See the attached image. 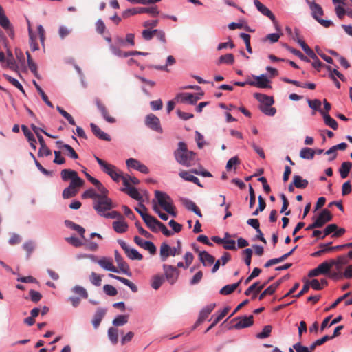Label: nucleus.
<instances>
[{"label": "nucleus", "instance_id": "4c0bfd02", "mask_svg": "<svg viewBox=\"0 0 352 352\" xmlns=\"http://www.w3.org/2000/svg\"><path fill=\"white\" fill-rule=\"evenodd\" d=\"M316 154L315 150L305 147L300 150V157L303 159L312 160Z\"/></svg>", "mask_w": 352, "mask_h": 352}, {"label": "nucleus", "instance_id": "9d476101", "mask_svg": "<svg viewBox=\"0 0 352 352\" xmlns=\"http://www.w3.org/2000/svg\"><path fill=\"white\" fill-rule=\"evenodd\" d=\"M122 191L126 193L129 196H130L131 198L137 200L139 201V206L143 208L145 211L147 210L146 206L142 204L143 202V197L139 193L137 188L135 187L131 186L127 188H124L122 189Z\"/></svg>", "mask_w": 352, "mask_h": 352}, {"label": "nucleus", "instance_id": "393cba45", "mask_svg": "<svg viewBox=\"0 0 352 352\" xmlns=\"http://www.w3.org/2000/svg\"><path fill=\"white\" fill-rule=\"evenodd\" d=\"M105 314H106V311L104 309L98 308L97 309V311L95 313L94 318L92 319V324L95 329H97L99 327V325H100L102 318L105 316Z\"/></svg>", "mask_w": 352, "mask_h": 352}, {"label": "nucleus", "instance_id": "7ed1b4c3", "mask_svg": "<svg viewBox=\"0 0 352 352\" xmlns=\"http://www.w3.org/2000/svg\"><path fill=\"white\" fill-rule=\"evenodd\" d=\"M155 199L157 200L159 205L168 214L174 217H177L175 208L173 204V200L165 192L160 190L155 192Z\"/></svg>", "mask_w": 352, "mask_h": 352}, {"label": "nucleus", "instance_id": "603ef678", "mask_svg": "<svg viewBox=\"0 0 352 352\" xmlns=\"http://www.w3.org/2000/svg\"><path fill=\"white\" fill-rule=\"evenodd\" d=\"M128 318L127 315H119L113 320V324L117 327L122 326L127 323Z\"/></svg>", "mask_w": 352, "mask_h": 352}, {"label": "nucleus", "instance_id": "4468645a", "mask_svg": "<svg viewBox=\"0 0 352 352\" xmlns=\"http://www.w3.org/2000/svg\"><path fill=\"white\" fill-rule=\"evenodd\" d=\"M201 96H203V94L199 96L198 94L182 93L177 96V98L180 99L182 102H188L191 104H195L201 99Z\"/></svg>", "mask_w": 352, "mask_h": 352}, {"label": "nucleus", "instance_id": "dca6fc26", "mask_svg": "<svg viewBox=\"0 0 352 352\" xmlns=\"http://www.w3.org/2000/svg\"><path fill=\"white\" fill-rule=\"evenodd\" d=\"M126 164L129 168L135 169L142 173L147 174L149 172L147 166L136 159L129 158L126 161Z\"/></svg>", "mask_w": 352, "mask_h": 352}, {"label": "nucleus", "instance_id": "bb28decb", "mask_svg": "<svg viewBox=\"0 0 352 352\" xmlns=\"http://www.w3.org/2000/svg\"><path fill=\"white\" fill-rule=\"evenodd\" d=\"M21 129L24 133V135L27 138L28 142H30V146L34 150H36V139H35L34 135L32 133V132L28 129V128L25 125H22Z\"/></svg>", "mask_w": 352, "mask_h": 352}, {"label": "nucleus", "instance_id": "20e7f679", "mask_svg": "<svg viewBox=\"0 0 352 352\" xmlns=\"http://www.w3.org/2000/svg\"><path fill=\"white\" fill-rule=\"evenodd\" d=\"M96 160L101 167L102 171L109 175L111 178L116 182H119L122 177V173L114 165L108 164L104 160L94 156Z\"/></svg>", "mask_w": 352, "mask_h": 352}, {"label": "nucleus", "instance_id": "13d9d810", "mask_svg": "<svg viewBox=\"0 0 352 352\" xmlns=\"http://www.w3.org/2000/svg\"><path fill=\"white\" fill-rule=\"evenodd\" d=\"M331 265L339 264L340 265H345L349 263V258L345 255H341L337 257L336 259H331Z\"/></svg>", "mask_w": 352, "mask_h": 352}, {"label": "nucleus", "instance_id": "a18cd8bd", "mask_svg": "<svg viewBox=\"0 0 352 352\" xmlns=\"http://www.w3.org/2000/svg\"><path fill=\"white\" fill-rule=\"evenodd\" d=\"M285 30L287 33L292 37V38L298 43V41H303L298 29L295 28L294 32L289 27H286Z\"/></svg>", "mask_w": 352, "mask_h": 352}, {"label": "nucleus", "instance_id": "412c9836", "mask_svg": "<svg viewBox=\"0 0 352 352\" xmlns=\"http://www.w3.org/2000/svg\"><path fill=\"white\" fill-rule=\"evenodd\" d=\"M254 4L260 12L263 15L268 16L271 21H274L276 20L275 16L271 10L261 3L258 0H254Z\"/></svg>", "mask_w": 352, "mask_h": 352}, {"label": "nucleus", "instance_id": "37998d69", "mask_svg": "<svg viewBox=\"0 0 352 352\" xmlns=\"http://www.w3.org/2000/svg\"><path fill=\"white\" fill-rule=\"evenodd\" d=\"M33 83L36 89V90L38 91V92L40 94L43 100L45 102V104L51 107V108H53L54 106H53V104L48 99V97L45 94V93L43 91V90L42 89V88L36 83V81H33Z\"/></svg>", "mask_w": 352, "mask_h": 352}, {"label": "nucleus", "instance_id": "f03ea898", "mask_svg": "<svg viewBox=\"0 0 352 352\" xmlns=\"http://www.w3.org/2000/svg\"><path fill=\"white\" fill-rule=\"evenodd\" d=\"M28 33L30 37V45L32 51H36L39 49L37 43L38 38L40 39L41 43L43 45L45 39V30L41 25H36V23H28Z\"/></svg>", "mask_w": 352, "mask_h": 352}, {"label": "nucleus", "instance_id": "cd10ccee", "mask_svg": "<svg viewBox=\"0 0 352 352\" xmlns=\"http://www.w3.org/2000/svg\"><path fill=\"white\" fill-rule=\"evenodd\" d=\"M320 113L323 117L324 122L326 125L329 126L333 130H337L338 127V124L337 122L332 118L329 113L324 112V111H320Z\"/></svg>", "mask_w": 352, "mask_h": 352}, {"label": "nucleus", "instance_id": "c9c22d12", "mask_svg": "<svg viewBox=\"0 0 352 352\" xmlns=\"http://www.w3.org/2000/svg\"><path fill=\"white\" fill-rule=\"evenodd\" d=\"M308 184V181L302 179L300 175H294L293 177V184L298 188H305Z\"/></svg>", "mask_w": 352, "mask_h": 352}, {"label": "nucleus", "instance_id": "423d86ee", "mask_svg": "<svg viewBox=\"0 0 352 352\" xmlns=\"http://www.w3.org/2000/svg\"><path fill=\"white\" fill-rule=\"evenodd\" d=\"M332 267L333 265H331V259L329 261H325L318 265L317 267L310 270L308 274V276L311 278L318 276L320 274L326 275L328 276L330 270Z\"/></svg>", "mask_w": 352, "mask_h": 352}, {"label": "nucleus", "instance_id": "2f4dec72", "mask_svg": "<svg viewBox=\"0 0 352 352\" xmlns=\"http://www.w3.org/2000/svg\"><path fill=\"white\" fill-rule=\"evenodd\" d=\"M56 144L59 145L60 148H65L67 151V155L72 159H78V155L74 149L69 144H65L61 141H57Z\"/></svg>", "mask_w": 352, "mask_h": 352}, {"label": "nucleus", "instance_id": "5fc2aeb1", "mask_svg": "<svg viewBox=\"0 0 352 352\" xmlns=\"http://www.w3.org/2000/svg\"><path fill=\"white\" fill-rule=\"evenodd\" d=\"M272 327L271 325H265L262 331L256 335V338L264 339L268 338L272 332Z\"/></svg>", "mask_w": 352, "mask_h": 352}, {"label": "nucleus", "instance_id": "f3484780", "mask_svg": "<svg viewBox=\"0 0 352 352\" xmlns=\"http://www.w3.org/2000/svg\"><path fill=\"white\" fill-rule=\"evenodd\" d=\"M333 216L330 211L324 209L316 219V222L319 228H322L325 223L332 220Z\"/></svg>", "mask_w": 352, "mask_h": 352}, {"label": "nucleus", "instance_id": "774afa93", "mask_svg": "<svg viewBox=\"0 0 352 352\" xmlns=\"http://www.w3.org/2000/svg\"><path fill=\"white\" fill-rule=\"evenodd\" d=\"M30 299L34 302H38L42 298V295L40 292L31 289L29 292Z\"/></svg>", "mask_w": 352, "mask_h": 352}, {"label": "nucleus", "instance_id": "72a5a7b5", "mask_svg": "<svg viewBox=\"0 0 352 352\" xmlns=\"http://www.w3.org/2000/svg\"><path fill=\"white\" fill-rule=\"evenodd\" d=\"M171 248L164 243L160 246V258L162 261H166L169 256H171Z\"/></svg>", "mask_w": 352, "mask_h": 352}, {"label": "nucleus", "instance_id": "8fccbe9b", "mask_svg": "<svg viewBox=\"0 0 352 352\" xmlns=\"http://www.w3.org/2000/svg\"><path fill=\"white\" fill-rule=\"evenodd\" d=\"M215 303H212L207 305L200 311L199 316L202 317L204 319L206 320L213 311V309L215 308Z\"/></svg>", "mask_w": 352, "mask_h": 352}, {"label": "nucleus", "instance_id": "de8ad7c7", "mask_svg": "<svg viewBox=\"0 0 352 352\" xmlns=\"http://www.w3.org/2000/svg\"><path fill=\"white\" fill-rule=\"evenodd\" d=\"M234 62V57L232 54H227L226 55L221 56L218 60L217 64L220 65L222 63H226L232 65Z\"/></svg>", "mask_w": 352, "mask_h": 352}, {"label": "nucleus", "instance_id": "ea45409f", "mask_svg": "<svg viewBox=\"0 0 352 352\" xmlns=\"http://www.w3.org/2000/svg\"><path fill=\"white\" fill-rule=\"evenodd\" d=\"M184 206L188 210L194 212L199 217H202L200 210L199 209V208L197 206V205L192 201L188 200V199L185 200Z\"/></svg>", "mask_w": 352, "mask_h": 352}, {"label": "nucleus", "instance_id": "6e6552de", "mask_svg": "<svg viewBox=\"0 0 352 352\" xmlns=\"http://www.w3.org/2000/svg\"><path fill=\"white\" fill-rule=\"evenodd\" d=\"M89 257L91 258L94 262H96L101 267L104 268V270L112 272L119 273L118 269L113 265L112 260L110 258L102 257V258L97 260L94 255H90Z\"/></svg>", "mask_w": 352, "mask_h": 352}, {"label": "nucleus", "instance_id": "e2e57ef3", "mask_svg": "<svg viewBox=\"0 0 352 352\" xmlns=\"http://www.w3.org/2000/svg\"><path fill=\"white\" fill-rule=\"evenodd\" d=\"M90 282L95 286H100L101 285V276L96 272H91L89 276Z\"/></svg>", "mask_w": 352, "mask_h": 352}, {"label": "nucleus", "instance_id": "9b49d317", "mask_svg": "<svg viewBox=\"0 0 352 352\" xmlns=\"http://www.w3.org/2000/svg\"><path fill=\"white\" fill-rule=\"evenodd\" d=\"M141 217L144 220V223L147 226V227L153 232H157L160 223H162L160 221H158L156 218L150 215V214H141Z\"/></svg>", "mask_w": 352, "mask_h": 352}, {"label": "nucleus", "instance_id": "864d4df0", "mask_svg": "<svg viewBox=\"0 0 352 352\" xmlns=\"http://www.w3.org/2000/svg\"><path fill=\"white\" fill-rule=\"evenodd\" d=\"M272 105H260L259 109L265 115L269 116H273L275 115L276 110L274 107H271Z\"/></svg>", "mask_w": 352, "mask_h": 352}, {"label": "nucleus", "instance_id": "f8f14e48", "mask_svg": "<svg viewBox=\"0 0 352 352\" xmlns=\"http://www.w3.org/2000/svg\"><path fill=\"white\" fill-rule=\"evenodd\" d=\"M255 80H248V85L259 88H268L270 87L269 83L270 80L264 74L261 76H253Z\"/></svg>", "mask_w": 352, "mask_h": 352}, {"label": "nucleus", "instance_id": "09e8293b", "mask_svg": "<svg viewBox=\"0 0 352 352\" xmlns=\"http://www.w3.org/2000/svg\"><path fill=\"white\" fill-rule=\"evenodd\" d=\"M155 30L153 26L147 28L142 32V37L144 40L149 41L155 37Z\"/></svg>", "mask_w": 352, "mask_h": 352}, {"label": "nucleus", "instance_id": "052dcab7", "mask_svg": "<svg viewBox=\"0 0 352 352\" xmlns=\"http://www.w3.org/2000/svg\"><path fill=\"white\" fill-rule=\"evenodd\" d=\"M98 194L95 192V190L92 188H90L86 191H85L82 195V199L91 198L93 199L94 201L98 199Z\"/></svg>", "mask_w": 352, "mask_h": 352}, {"label": "nucleus", "instance_id": "f257e3e1", "mask_svg": "<svg viewBox=\"0 0 352 352\" xmlns=\"http://www.w3.org/2000/svg\"><path fill=\"white\" fill-rule=\"evenodd\" d=\"M175 160L180 164L189 167L195 164V153L187 149L186 144L180 142L174 153Z\"/></svg>", "mask_w": 352, "mask_h": 352}, {"label": "nucleus", "instance_id": "6ab92c4d", "mask_svg": "<svg viewBox=\"0 0 352 352\" xmlns=\"http://www.w3.org/2000/svg\"><path fill=\"white\" fill-rule=\"evenodd\" d=\"M237 319L239 320V322L234 325V327L236 329L250 327L254 323V318L252 315L249 316H243L241 318H234V320Z\"/></svg>", "mask_w": 352, "mask_h": 352}, {"label": "nucleus", "instance_id": "2eb2a0df", "mask_svg": "<svg viewBox=\"0 0 352 352\" xmlns=\"http://www.w3.org/2000/svg\"><path fill=\"white\" fill-rule=\"evenodd\" d=\"M134 241L140 247L148 250L151 254H155L156 247L153 242L144 241L138 236L134 237Z\"/></svg>", "mask_w": 352, "mask_h": 352}, {"label": "nucleus", "instance_id": "1a4fd4ad", "mask_svg": "<svg viewBox=\"0 0 352 352\" xmlns=\"http://www.w3.org/2000/svg\"><path fill=\"white\" fill-rule=\"evenodd\" d=\"M145 124L153 131L160 133L163 132L162 128L160 125V119L153 113H150L146 116L145 118Z\"/></svg>", "mask_w": 352, "mask_h": 352}, {"label": "nucleus", "instance_id": "ddd939ff", "mask_svg": "<svg viewBox=\"0 0 352 352\" xmlns=\"http://www.w3.org/2000/svg\"><path fill=\"white\" fill-rule=\"evenodd\" d=\"M115 260L118 264L119 268V272H122L124 274L127 276H131V272L130 271V268L129 265L124 261L122 256L119 254V252L116 250L115 251Z\"/></svg>", "mask_w": 352, "mask_h": 352}, {"label": "nucleus", "instance_id": "338daca9", "mask_svg": "<svg viewBox=\"0 0 352 352\" xmlns=\"http://www.w3.org/2000/svg\"><path fill=\"white\" fill-rule=\"evenodd\" d=\"M103 290L106 294L110 296H114L118 294L117 289L111 285H104L103 287Z\"/></svg>", "mask_w": 352, "mask_h": 352}, {"label": "nucleus", "instance_id": "a211bd4d", "mask_svg": "<svg viewBox=\"0 0 352 352\" xmlns=\"http://www.w3.org/2000/svg\"><path fill=\"white\" fill-rule=\"evenodd\" d=\"M310 9L311 10V14L313 17L318 21L320 23H329L331 22L329 20L320 19V17L323 14V10L321 6L316 3H312L310 4Z\"/></svg>", "mask_w": 352, "mask_h": 352}, {"label": "nucleus", "instance_id": "aec40b11", "mask_svg": "<svg viewBox=\"0 0 352 352\" xmlns=\"http://www.w3.org/2000/svg\"><path fill=\"white\" fill-rule=\"evenodd\" d=\"M96 106L101 113L103 118L109 123H115L116 119L109 116V111L104 104H103L99 100H96Z\"/></svg>", "mask_w": 352, "mask_h": 352}, {"label": "nucleus", "instance_id": "6e6d98bb", "mask_svg": "<svg viewBox=\"0 0 352 352\" xmlns=\"http://www.w3.org/2000/svg\"><path fill=\"white\" fill-rule=\"evenodd\" d=\"M3 76L12 85H13L14 87H17L22 93L25 94V90H24L23 86L21 85V83L16 79H15L14 78H12V76H10L8 74H4Z\"/></svg>", "mask_w": 352, "mask_h": 352}, {"label": "nucleus", "instance_id": "a19ab883", "mask_svg": "<svg viewBox=\"0 0 352 352\" xmlns=\"http://www.w3.org/2000/svg\"><path fill=\"white\" fill-rule=\"evenodd\" d=\"M122 180L123 184L124 185L125 188L131 187L130 182L133 184L137 185L140 184V180L137 179L135 177H131L129 175H123L121 178Z\"/></svg>", "mask_w": 352, "mask_h": 352}, {"label": "nucleus", "instance_id": "bf43d9fd", "mask_svg": "<svg viewBox=\"0 0 352 352\" xmlns=\"http://www.w3.org/2000/svg\"><path fill=\"white\" fill-rule=\"evenodd\" d=\"M85 182L77 175L73 179L71 180L69 184V186H72L73 188L76 190H78L79 188L83 186Z\"/></svg>", "mask_w": 352, "mask_h": 352}, {"label": "nucleus", "instance_id": "7c9ffc66", "mask_svg": "<svg viewBox=\"0 0 352 352\" xmlns=\"http://www.w3.org/2000/svg\"><path fill=\"white\" fill-rule=\"evenodd\" d=\"M113 228L116 232L124 233L127 230L128 225L123 219H118L113 223Z\"/></svg>", "mask_w": 352, "mask_h": 352}, {"label": "nucleus", "instance_id": "f704fd0d", "mask_svg": "<svg viewBox=\"0 0 352 352\" xmlns=\"http://www.w3.org/2000/svg\"><path fill=\"white\" fill-rule=\"evenodd\" d=\"M242 281V278L236 283L231 284V285H227L224 287H223L220 290V294L222 295H228L232 293L236 288L239 287L240 283Z\"/></svg>", "mask_w": 352, "mask_h": 352}, {"label": "nucleus", "instance_id": "49530a36", "mask_svg": "<svg viewBox=\"0 0 352 352\" xmlns=\"http://www.w3.org/2000/svg\"><path fill=\"white\" fill-rule=\"evenodd\" d=\"M164 281V278L161 275H155L152 278L151 287L157 290L158 289Z\"/></svg>", "mask_w": 352, "mask_h": 352}, {"label": "nucleus", "instance_id": "b1692460", "mask_svg": "<svg viewBox=\"0 0 352 352\" xmlns=\"http://www.w3.org/2000/svg\"><path fill=\"white\" fill-rule=\"evenodd\" d=\"M281 282V280H278L277 282L270 285L259 295L258 299L262 300L267 295L274 294L278 286L280 285Z\"/></svg>", "mask_w": 352, "mask_h": 352}, {"label": "nucleus", "instance_id": "5701e85b", "mask_svg": "<svg viewBox=\"0 0 352 352\" xmlns=\"http://www.w3.org/2000/svg\"><path fill=\"white\" fill-rule=\"evenodd\" d=\"M199 257L204 266L211 265L215 261L214 257L206 251L199 252Z\"/></svg>", "mask_w": 352, "mask_h": 352}, {"label": "nucleus", "instance_id": "a878e982", "mask_svg": "<svg viewBox=\"0 0 352 352\" xmlns=\"http://www.w3.org/2000/svg\"><path fill=\"white\" fill-rule=\"evenodd\" d=\"M254 96L261 103V105H272L274 102L272 97L265 94L256 93Z\"/></svg>", "mask_w": 352, "mask_h": 352}, {"label": "nucleus", "instance_id": "39448f33", "mask_svg": "<svg viewBox=\"0 0 352 352\" xmlns=\"http://www.w3.org/2000/svg\"><path fill=\"white\" fill-rule=\"evenodd\" d=\"M112 208H113V202L107 196H102L94 201V208L101 216Z\"/></svg>", "mask_w": 352, "mask_h": 352}, {"label": "nucleus", "instance_id": "4d7b16f0", "mask_svg": "<svg viewBox=\"0 0 352 352\" xmlns=\"http://www.w3.org/2000/svg\"><path fill=\"white\" fill-rule=\"evenodd\" d=\"M72 292L83 298H87L88 293L87 290L80 285H76L72 288Z\"/></svg>", "mask_w": 352, "mask_h": 352}, {"label": "nucleus", "instance_id": "c85d7f7f", "mask_svg": "<svg viewBox=\"0 0 352 352\" xmlns=\"http://www.w3.org/2000/svg\"><path fill=\"white\" fill-rule=\"evenodd\" d=\"M109 276L113 278L118 280L125 285L128 286L133 292H138V287L127 278L124 277L118 276L112 274H109Z\"/></svg>", "mask_w": 352, "mask_h": 352}, {"label": "nucleus", "instance_id": "0eeeda50", "mask_svg": "<svg viewBox=\"0 0 352 352\" xmlns=\"http://www.w3.org/2000/svg\"><path fill=\"white\" fill-rule=\"evenodd\" d=\"M163 270L167 281L171 285L174 284L177 281L179 274V271L177 268L170 265L164 264L163 265Z\"/></svg>", "mask_w": 352, "mask_h": 352}, {"label": "nucleus", "instance_id": "79ce46f5", "mask_svg": "<svg viewBox=\"0 0 352 352\" xmlns=\"http://www.w3.org/2000/svg\"><path fill=\"white\" fill-rule=\"evenodd\" d=\"M140 8H133L127 9L122 14V18H118V21L127 19L129 16L140 14Z\"/></svg>", "mask_w": 352, "mask_h": 352}, {"label": "nucleus", "instance_id": "4be33fe9", "mask_svg": "<svg viewBox=\"0 0 352 352\" xmlns=\"http://www.w3.org/2000/svg\"><path fill=\"white\" fill-rule=\"evenodd\" d=\"M90 127H91V131H92L93 133L94 134V135L96 137H97L98 138H99L100 140H105V141H110L111 140L110 135H109L107 133H106L104 131H102L99 128V126H98L94 123H91L90 124Z\"/></svg>", "mask_w": 352, "mask_h": 352}, {"label": "nucleus", "instance_id": "c756f323", "mask_svg": "<svg viewBox=\"0 0 352 352\" xmlns=\"http://www.w3.org/2000/svg\"><path fill=\"white\" fill-rule=\"evenodd\" d=\"M65 224L67 228H69L70 229L76 231L80 234V236L83 239H85L84 234L85 232V230L84 228L69 220H66L65 221Z\"/></svg>", "mask_w": 352, "mask_h": 352}, {"label": "nucleus", "instance_id": "c03bdc74", "mask_svg": "<svg viewBox=\"0 0 352 352\" xmlns=\"http://www.w3.org/2000/svg\"><path fill=\"white\" fill-rule=\"evenodd\" d=\"M125 254L131 260L140 261L143 258L142 255L140 254L135 249L131 248L128 249Z\"/></svg>", "mask_w": 352, "mask_h": 352}, {"label": "nucleus", "instance_id": "0e129e2a", "mask_svg": "<svg viewBox=\"0 0 352 352\" xmlns=\"http://www.w3.org/2000/svg\"><path fill=\"white\" fill-rule=\"evenodd\" d=\"M287 49L291 53L297 56L300 60L305 62L310 61V60L306 56H305L300 51L290 47H289Z\"/></svg>", "mask_w": 352, "mask_h": 352}, {"label": "nucleus", "instance_id": "3c124183", "mask_svg": "<svg viewBox=\"0 0 352 352\" xmlns=\"http://www.w3.org/2000/svg\"><path fill=\"white\" fill-rule=\"evenodd\" d=\"M78 192V190H76L75 188H73L72 186H69L63 191V197L64 199H69L73 197L76 195Z\"/></svg>", "mask_w": 352, "mask_h": 352}, {"label": "nucleus", "instance_id": "e433bc0d", "mask_svg": "<svg viewBox=\"0 0 352 352\" xmlns=\"http://www.w3.org/2000/svg\"><path fill=\"white\" fill-rule=\"evenodd\" d=\"M60 175L62 179L65 182H67L69 179H73L75 177L78 175V173L76 171L71 169H63L61 171Z\"/></svg>", "mask_w": 352, "mask_h": 352}, {"label": "nucleus", "instance_id": "473e14b6", "mask_svg": "<svg viewBox=\"0 0 352 352\" xmlns=\"http://www.w3.org/2000/svg\"><path fill=\"white\" fill-rule=\"evenodd\" d=\"M351 168H352V162H343L341 164V166L339 169L340 177L342 179L346 178L348 176Z\"/></svg>", "mask_w": 352, "mask_h": 352}, {"label": "nucleus", "instance_id": "69168bd1", "mask_svg": "<svg viewBox=\"0 0 352 352\" xmlns=\"http://www.w3.org/2000/svg\"><path fill=\"white\" fill-rule=\"evenodd\" d=\"M65 240L67 242L76 248L80 247L83 244L81 240L75 236L67 237L65 238Z\"/></svg>", "mask_w": 352, "mask_h": 352}, {"label": "nucleus", "instance_id": "680f3d73", "mask_svg": "<svg viewBox=\"0 0 352 352\" xmlns=\"http://www.w3.org/2000/svg\"><path fill=\"white\" fill-rule=\"evenodd\" d=\"M140 14L148 13L153 16H155L159 14V11L156 6H152L151 8H140Z\"/></svg>", "mask_w": 352, "mask_h": 352}, {"label": "nucleus", "instance_id": "58836bf2", "mask_svg": "<svg viewBox=\"0 0 352 352\" xmlns=\"http://www.w3.org/2000/svg\"><path fill=\"white\" fill-rule=\"evenodd\" d=\"M108 338L113 344H116L118 341V329L115 327H109L108 329Z\"/></svg>", "mask_w": 352, "mask_h": 352}]
</instances>
